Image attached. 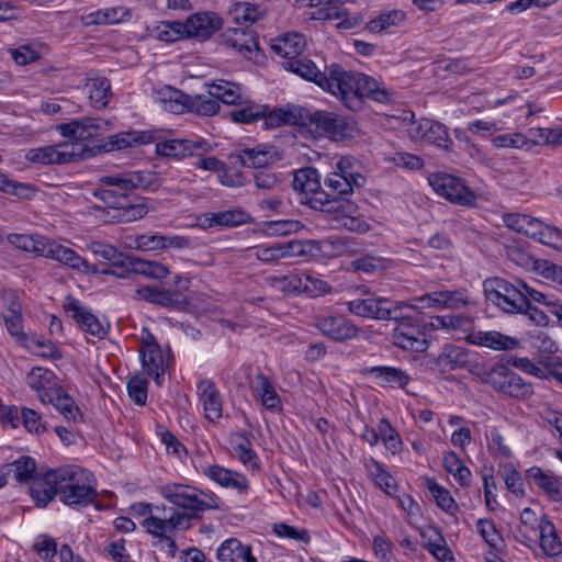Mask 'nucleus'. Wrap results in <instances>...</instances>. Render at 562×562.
<instances>
[{
    "mask_svg": "<svg viewBox=\"0 0 562 562\" xmlns=\"http://www.w3.org/2000/svg\"><path fill=\"white\" fill-rule=\"evenodd\" d=\"M65 308L72 313L71 317L86 333H89L99 339H102L106 336V329L97 318V316L83 307L77 299L67 296Z\"/></svg>",
    "mask_w": 562,
    "mask_h": 562,
    "instance_id": "22",
    "label": "nucleus"
},
{
    "mask_svg": "<svg viewBox=\"0 0 562 562\" xmlns=\"http://www.w3.org/2000/svg\"><path fill=\"white\" fill-rule=\"evenodd\" d=\"M271 285L285 293H302V277L295 273L282 276V277H273L270 280Z\"/></svg>",
    "mask_w": 562,
    "mask_h": 562,
    "instance_id": "57",
    "label": "nucleus"
},
{
    "mask_svg": "<svg viewBox=\"0 0 562 562\" xmlns=\"http://www.w3.org/2000/svg\"><path fill=\"white\" fill-rule=\"evenodd\" d=\"M469 341L473 345L491 348L493 350H513L519 345L517 339L496 330L474 331L469 335Z\"/></svg>",
    "mask_w": 562,
    "mask_h": 562,
    "instance_id": "27",
    "label": "nucleus"
},
{
    "mask_svg": "<svg viewBox=\"0 0 562 562\" xmlns=\"http://www.w3.org/2000/svg\"><path fill=\"white\" fill-rule=\"evenodd\" d=\"M162 496L177 507L189 510L192 517L209 509H217L218 503L214 495L182 484H167L161 488Z\"/></svg>",
    "mask_w": 562,
    "mask_h": 562,
    "instance_id": "7",
    "label": "nucleus"
},
{
    "mask_svg": "<svg viewBox=\"0 0 562 562\" xmlns=\"http://www.w3.org/2000/svg\"><path fill=\"white\" fill-rule=\"evenodd\" d=\"M431 531L435 533V539L429 537L424 547L440 562L453 561L454 558L452 555V551L447 546V542L439 529L432 528Z\"/></svg>",
    "mask_w": 562,
    "mask_h": 562,
    "instance_id": "54",
    "label": "nucleus"
},
{
    "mask_svg": "<svg viewBox=\"0 0 562 562\" xmlns=\"http://www.w3.org/2000/svg\"><path fill=\"white\" fill-rule=\"evenodd\" d=\"M187 110L198 115L212 116L218 112L220 103L210 94L207 97L202 94L190 95Z\"/></svg>",
    "mask_w": 562,
    "mask_h": 562,
    "instance_id": "53",
    "label": "nucleus"
},
{
    "mask_svg": "<svg viewBox=\"0 0 562 562\" xmlns=\"http://www.w3.org/2000/svg\"><path fill=\"white\" fill-rule=\"evenodd\" d=\"M254 389L261 398L262 405L268 409H277L281 405L280 397L272 383L262 373L256 375Z\"/></svg>",
    "mask_w": 562,
    "mask_h": 562,
    "instance_id": "47",
    "label": "nucleus"
},
{
    "mask_svg": "<svg viewBox=\"0 0 562 562\" xmlns=\"http://www.w3.org/2000/svg\"><path fill=\"white\" fill-rule=\"evenodd\" d=\"M527 477L540 487L551 499L560 501L562 498V482L559 477L542 471L538 467H532L527 471Z\"/></svg>",
    "mask_w": 562,
    "mask_h": 562,
    "instance_id": "34",
    "label": "nucleus"
},
{
    "mask_svg": "<svg viewBox=\"0 0 562 562\" xmlns=\"http://www.w3.org/2000/svg\"><path fill=\"white\" fill-rule=\"evenodd\" d=\"M387 304V297L368 296L364 299H353L347 302L349 313L362 317L381 321L383 306Z\"/></svg>",
    "mask_w": 562,
    "mask_h": 562,
    "instance_id": "29",
    "label": "nucleus"
},
{
    "mask_svg": "<svg viewBox=\"0 0 562 562\" xmlns=\"http://www.w3.org/2000/svg\"><path fill=\"white\" fill-rule=\"evenodd\" d=\"M368 372L384 383L401 389H405L411 381V378L405 371L395 367H372Z\"/></svg>",
    "mask_w": 562,
    "mask_h": 562,
    "instance_id": "44",
    "label": "nucleus"
},
{
    "mask_svg": "<svg viewBox=\"0 0 562 562\" xmlns=\"http://www.w3.org/2000/svg\"><path fill=\"white\" fill-rule=\"evenodd\" d=\"M9 472H13V476L19 483L31 482V485L35 479L42 477L45 474L36 473L35 460L27 456L21 457L14 462L10 463Z\"/></svg>",
    "mask_w": 562,
    "mask_h": 562,
    "instance_id": "43",
    "label": "nucleus"
},
{
    "mask_svg": "<svg viewBox=\"0 0 562 562\" xmlns=\"http://www.w3.org/2000/svg\"><path fill=\"white\" fill-rule=\"evenodd\" d=\"M196 393L203 406L204 416L215 423L223 416V401L220 390L211 379H202L196 384Z\"/></svg>",
    "mask_w": 562,
    "mask_h": 562,
    "instance_id": "18",
    "label": "nucleus"
},
{
    "mask_svg": "<svg viewBox=\"0 0 562 562\" xmlns=\"http://www.w3.org/2000/svg\"><path fill=\"white\" fill-rule=\"evenodd\" d=\"M86 148L80 143H63L56 146H45L31 149L26 158L32 162L43 165L68 164L83 159Z\"/></svg>",
    "mask_w": 562,
    "mask_h": 562,
    "instance_id": "11",
    "label": "nucleus"
},
{
    "mask_svg": "<svg viewBox=\"0 0 562 562\" xmlns=\"http://www.w3.org/2000/svg\"><path fill=\"white\" fill-rule=\"evenodd\" d=\"M425 485L436 501V504L446 513L454 515L459 508L450 492L440 486L435 479L426 477Z\"/></svg>",
    "mask_w": 562,
    "mask_h": 562,
    "instance_id": "46",
    "label": "nucleus"
},
{
    "mask_svg": "<svg viewBox=\"0 0 562 562\" xmlns=\"http://www.w3.org/2000/svg\"><path fill=\"white\" fill-rule=\"evenodd\" d=\"M229 16L237 24L254 23L258 20V8L249 3H236L229 11Z\"/></svg>",
    "mask_w": 562,
    "mask_h": 562,
    "instance_id": "61",
    "label": "nucleus"
},
{
    "mask_svg": "<svg viewBox=\"0 0 562 562\" xmlns=\"http://www.w3.org/2000/svg\"><path fill=\"white\" fill-rule=\"evenodd\" d=\"M411 133L415 139L434 144L439 148L448 149L452 144L446 126L429 119H420L415 122Z\"/></svg>",
    "mask_w": 562,
    "mask_h": 562,
    "instance_id": "15",
    "label": "nucleus"
},
{
    "mask_svg": "<svg viewBox=\"0 0 562 562\" xmlns=\"http://www.w3.org/2000/svg\"><path fill=\"white\" fill-rule=\"evenodd\" d=\"M406 20V13L402 10L381 12L376 18L368 22L367 29L370 32L380 33L393 26H398Z\"/></svg>",
    "mask_w": 562,
    "mask_h": 562,
    "instance_id": "45",
    "label": "nucleus"
},
{
    "mask_svg": "<svg viewBox=\"0 0 562 562\" xmlns=\"http://www.w3.org/2000/svg\"><path fill=\"white\" fill-rule=\"evenodd\" d=\"M108 125V122L99 119L83 117L60 124L58 130L64 137L72 138L76 140L75 143H80L85 146L87 149L85 158H87L92 156L93 151L82 142L101 135L106 130L105 126Z\"/></svg>",
    "mask_w": 562,
    "mask_h": 562,
    "instance_id": "12",
    "label": "nucleus"
},
{
    "mask_svg": "<svg viewBox=\"0 0 562 562\" xmlns=\"http://www.w3.org/2000/svg\"><path fill=\"white\" fill-rule=\"evenodd\" d=\"M330 291L331 285L325 280L312 274H304L302 277V293H306L310 296H319Z\"/></svg>",
    "mask_w": 562,
    "mask_h": 562,
    "instance_id": "59",
    "label": "nucleus"
},
{
    "mask_svg": "<svg viewBox=\"0 0 562 562\" xmlns=\"http://www.w3.org/2000/svg\"><path fill=\"white\" fill-rule=\"evenodd\" d=\"M128 396L137 405H145L147 401V380L138 375L132 376L127 382Z\"/></svg>",
    "mask_w": 562,
    "mask_h": 562,
    "instance_id": "63",
    "label": "nucleus"
},
{
    "mask_svg": "<svg viewBox=\"0 0 562 562\" xmlns=\"http://www.w3.org/2000/svg\"><path fill=\"white\" fill-rule=\"evenodd\" d=\"M3 322L8 331L15 337L18 341H20L25 347H31L29 341V336L23 331L22 327V313L19 314H2Z\"/></svg>",
    "mask_w": 562,
    "mask_h": 562,
    "instance_id": "60",
    "label": "nucleus"
},
{
    "mask_svg": "<svg viewBox=\"0 0 562 562\" xmlns=\"http://www.w3.org/2000/svg\"><path fill=\"white\" fill-rule=\"evenodd\" d=\"M40 256L79 271L87 270L89 267L88 261L77 255L75 250L53 239H44V244L40 247Z\"/></svg>",
    "mask_w": 562,
    "mask_h": 562,
    "instance_id": "16",
    "label": "nucleus"
},
{
    "mask_svg": "<svg viewBox=\"0 0 562 562\" xmlns=\"http://www.w3.org/2000/svg\"><path fill=\"white\" fill-rule=\"evenodd\" d=\"M536 272L562 285V266L555 265L549 260H539L536 262Z\"/></svg>",
    "mask_w": 562,
    "mask_h": 562,
    "instance_id": "64",
    "label": "nucleus"
},
{
    "mask_svg": "<svg viewBox=\"0 0 562 562\" xmlns=\"http://www.w3.org/2000/svg\"><path fill=\"white\" fill-rule=\"evenodd\" d=\"M536 240L557 250H562V231L554 226L543 223Z\"/></svg>",
    "mask_w": 562,
    "mask_h": 562,
    "instance_id": "62",
    "label": "nucleus"
},
{
    "mask_svg": "<svg viewBox=\"0 0 562 562\" xmlns=\"http://www.w3.org/2000/svg\"><path fill=\"white\" fill-rule=\"evenodd\" d=\"M220 562H257L249 544H244L236 538L225 540L216 552Z\"/></svg>",
    "mask_w": 562,
    "mask_h": 562,
    "instance_id": "28",
    "label": "nucleus"
},
{
    "mask_svg": "<svg viewBox=\"0 0 562 562\" xmlns=\"http://www.w3.org/2000/svg\"><path fill=\"white\" fill-rule=\"evenodd\" d=\"M326 80L328 83L322 89L333 93L351 111L361 110L364 99L383 104L392 100L382 82L362 72L348 71L335 63L327 66Z\"/></svg>",
    "mask_w": 562,
    "mask_h": 562,
    "instance_id": "3",
    "label": "nucleus"
},
{
    "mask_svg": "<svg viewBox=\"0 0 562 562\" xmlns=\"http://www.w3.org/2000/svg\"><path fill=\"white\" fill-rule=\"evenodd\" d=\"M306 47V40L300 33H286L278 37L272 44V49L281 55L284 60H292L301 56Z\"/></svg>",
    "mask_w": 562,
    "mask_h": 562,
    "instance_id": "32",
    "label": "nucleus"
},
{
    "mask_svg": "<svg viewBox=\"0 0 562 562\" xmlns=\"http://www.w3.org/2000/svg\"><path fill=\"white\" fill-rule=\"evenodd\" d=\"M538 528L540 530V547L543 552L549 557L559 555L562 552V544L552 522L547 518H542Z\"/></svg>",
    "mask_w": 562,
    "mask_h": 562,
    "instance_id": "41",
    "label": "nucleus"
},
{
    "mask_svg": "<svg viewBox=\"0 0 562 562\" xmlns=\"http://www.w3.org/2000/svg\"><path fill=\"white\" fill-rule=\"evenodd\" d=\"M486 299L509 314H519L527 306V294L518 283L502 278H488L483 282Z\"/></svg>",
    "mask_w": 562,
    "mask_h": 562,
    "instance_id": "9",
    "label": "nucleus"
},
{
    "mask_svg": "<svg viewBox=\"0 0 562 562\" xmlns=\"http://www.w3.org/2000/svg\"><path fill=\"white\" fill-rule=\"evenodd\" d=\"M30 493L35 504L45 507L58 495L71 507H86L95 502L98 492L94 475L78 465H66L45 472L34 480Z\"/></svg>",
    "mask_w": 562,
    "mask_h": 562,
    "instance_id": "1",
    "label": "nucleus"
},
{
    "mask_svg": "<svg viewBox=\"0 0 562 562\" xmlns=\"http://www.w3.org/2000/svg\"><path fill=\"white\" fill-rule=\"evenodd\" d=\"M428 181L439 195L451 203L472 206L476 202L475 194L458 177L448 173H434L429 176Z\"/></svg>",
    "mask_w": 562,
    "mask_h": 562,
    "instance_id": "10",
    "label": "nucleus"
},
{
    "mask_svg": "<svg viewBox=\"0 0 562 562\" xmlns=\"http://www.w3.org/2000/svg\"><path fill=\"white\" fill-rule=\"evenodd\" d=\"M157 100L166 111L171 113H182L188 108L190 95L182 91L165 87L158 91Z\"/></svg>",
    "mask_w": 562,
    "mask_h": 562,
    "instance_id": "40",
    "label": "nucleus"
},
{
    "mask_svg": "<svg viewBox=\"0 0 562 562\" xmlns=\"http://www.w3.org/2000/svg\"><path fill=\"white\" fill-rule=\"evenodd\" d=\"M506 225L532 239L537 238L543 222L525 214H510L505 218Z\"/></svg>",
    "mask_w": 562,
    "mask_h": 562,
    "instance_id": "42",
    "label": "nucleus"
},
{
    "mask_svg": "<svg viewBox=\"0 0 562 562\" xmlns=\"http://www.w3.org/2000/svg\"><path fill=\"white\" fill-rule=\"evenodd\" d=\"M304 108L288 105L286 108H270L266 104V111L260 117L263 130H272L284 125H297L302 127Z\"/></svg>",
    "mask_w": 562,
    "mask_h": 562,
    "instance_id": "17",
    "label": "nucleus"
},
{
    "mask_svg": "<svg viewBox=\"0 0 562 562\" xmlns=\"http://www.w3.org/2000/svg\"><path fill=\"white\" fill-rule=\"evenodd\" d=\"M120 266L127 268L133 273L144 274L157 280L164 279L170 273L169 269L160 262L144 260L134 256H126L120 261Z\"/></svg>",
    "mask_w": 562,
    "mask_h": 562,
    "instance_id": "31",
    "label": "nucleus"
},
{
    "mask_svg": "<svg viewBox=\"0 0 562 562\" xmlns=\"http://www.w3.org/2000/svg\"><path fill=\"white\" fill-rule=\"evenodd\" d=\"M136 294L139 299L164 307L182 310L188 305L187 297L180 291L159 290L145 285L138 288Z\"/></svg>",
    "mask_w": 562,
    "mask_h": 562,
    "instance_id": "21",
    "label": "nucleus"
},
{
    "mask_svg": "<svg viewBox=\"0 0 562 562\" xmlns=\"http://www.w3.org/2000/svg\"><path fill=\"white\" fill-rule=\"evenodd\" d=\"M325 184L329 188L333 193L337 195H331L330 199H346L345 195H349L353 193V189L356 184L349 181L347 178H344L336 172H330L325 180Z\"/></svg>",
    "mask_w": 562,
    "mask_h": 562,
    "instance_id": "56",
    "label": "nucleus"
},
{
    "mask_svg": "<svg viewBox=\"0 0 562 562\" xmlns=\"http://www.w3.org/2000/svg\"><path fill=\"white\" fill-rule=\"evenodd\" d=\"M470 372L504 396L526 400L533 394L532 385L505 364L487 367L475 363Z\"/></svg>",
    "mask_w": 562,
    "mask_h": 562,
    "instance_id": "5",
    "label": "nucleus"
},
{
    "mask_svg": "<svg viewBox=\"0 0 562 562\" xmlns=\"http://www.w3.org/2000/svg\"><path fill=\"white\" fill-rule=\"evenodd\" d=\"M43 404H52L66 419L76 422L81 417L75 401L61 389H53L40 394Z\"/></svg>",
    "mask_w": 562,
    "mask_h": 562,
    "instance_id": "25",
    "label": "nucleus"
},
{
    "mask_svg": "<svg viewBox=\"0 0 562 562\" xmlns=\"http://www.w3.org/2000/svg\"><path fill=\"white\" fill-rule=\"evenodd\" d=\"M203 227L212 226H236L244 223L245 213L238 210L223 211L218 213L204 214Z\"/></svg>",
    "mask_w": 562,
    "mask_h": 562,
    "instance_id": "49",
    "label": "nucleus"
},
{
    "mask_svg": "<svg viewBox=\"0 0 562 562\" xmlns=\"http://www.w3.org/2000/svg\"><path fill=\"white\" fill-rule=\"evenodd\" d=\"M392 341L403 350L424 352L428 348L426 333L419 318L415 322L396 325L392 334Z\"/></svg>",
    "mask_w": 562,
    "mask_h": 562,
    "instance_id": "13",
    "label": "nucleus"
},
{
    "mask_svg": "<svg viewBox=\"0 0 562 562\" xmlns=\"http://www.w3.org/2000/svg\"><path fill=\"white\" fill-rule=\"evenodd\" d=\"M351 266L357 271L373 273L385 270L389 267V261L381 257L364 256L353 260Z\"/></svg>",
    "mask_w": 562,
    "mask_h": 562,
    "instance_id": "58",
    "label": "nucleus"
},
{
    "mask_svg": "<svg viewBox=\"0 0 562 562\" xmlns=\"http://www.w3.org/2000/svg\"><path fill=\"white\" fill-rule=\"evenodd\" d=\"M266 111V104L250 103L241 109H236L229 113L233 122L239 124H252L260 121Z\"/></svg>",
    "mask_w": 562,
    "mask_h": 562,
    "instance_id": "52",
    "label": "nucleus"
},
{
    "mask_svg": "<svg viewBox=\"0 0 562 562\" xmlns=\"http://www.w3.org/2000/svg\"><path fill=\"white\" fill-rule=\"evenodd\" d=\"M55 373L44 368H33L26 378L31 389L38 392V395L49 390L57 389L55 386Z\"/></svg>",
    "mask_w": 562,
    "mask_h": 562,
    "instance_id": "48",
    "label": "nucleus"
},
{
    "mask_svg": "<svg viewBox=\"0 0 562 562\" xmlns=\"http://www.w3.org/2000/svg\"><path fill=\"white\" fill-rule=\"evenodd\" d=\"M204 473L224 487H233L239 492H245L249 487L246 476L220 465H210L204 470Z\"/></svg>",
    "mask_w": 562,
    "mask_h": 562,
    "instance_id": "33",
    "label": "nucleus"
},
{
    "mask_svg": "<svg viewBox=\"0 0 562 562\" xmlns=\"http://www.w3.org/2000/svg\"><path fill=\"white\" fill-rule=\"evenodd\" d=\"M302 127L313 137H327L333 140H345L355 137L357 124L350 116L329 111L310 112L304 109Z\"/></svg>",
    "mask_w": 562,
    "mask_h": 562,
    "instance_id": "6",
    "label": "nucleus"
},
{
    "mask_svg": "<svg viewBox=\"0 0 562 562\" xmlns=\"http://www.w3.org/2000/svg\"><path fill=\"white\" fill-rule=\"evenodd\" d=\"M292 187L304 196L301 202L326 213H357L358 206L348 199H330V193L322 189L318 171L308 167L295 172Z\"/></svg>",
    "mask_w": 562,
    "mask_h": 562,
    "instance_id": "4",
    "label": "nucleus"
},
{
    "mask_svg": "<svg viewBox=\"0 0 562 562\" xmlns=\"http://www.w3.org/2000/svg\"><path fill=\"white\" fill-rule=\"evenodd\" d=\"M156 154L161 157L168 158H184L193 155H201L210 150L211 146L204 139H167L161 140V137L156 134Z\"/></svg>",
    "mask_w": 562,
    "mask_h": 562,
    "instance_id": "14",
    "label": "nucleus"
},
{
    "mask_svg": "<svg viewBox=\"0 0 562 562\" xmlns=\"http://www.w3.org/2000/svg\"><path fill=\"white\" fill-rule=\"evenodd\" d=\"M235 452L238 456V459L248 468L257 469L258 468V457L256 452L251 448V442L249 437L245 434H236L235 435Z\"/></svg>",
    "mask_w": 562,
    "mask_h": 562,
    "instance_id": "51",
    "label": "nucleus"
},
{
    "mask_svg": "<svg viewBox=\"0 0 562 562\" xmlns=\"http://www.w3.org/2000/svg\"><path fill=\"white\" fill-rule=\"evenodd\" d=\"M155 132H122L108 137L100 147L105 151L122 150L133 145L149 144L157 140Z\"/></svg>",
    "mask_w": 562,
    "mask_h": 562,
    "instance_id": "26",
    "label": "nucleus"
},
{
    "mask_svg": "<svg viewBox=\"0 0 562 562\" xmlns=\"http://www.w3.org/2000/svg\"><path fill=\"white\" fill-rule=\"evenodd\" d=\"M469 355L465 349L448 344L445 345L436 358V364L441 371H451L456 368L465 367Z\"/></svg>",
    "mask_w": 562,
    "mask_h": 562,
    "instance_id": "36",
    "label": "nucleus"
},
{
    "mask_svg": "<svg viewBox=\"0 0 562 562\" xmlns=\"http://www.w3.org/2000/svg\"><path fill=\"white\" fill-rule=\"evenodd\" d=\"M209 94L228 105L243 103L241 86L232 81L220 80L209 86Z\"/></svg>",
    "mask_w": 562,
    "mask_h": 562,
    "instance_id": "35",
    "label": "nucleus"
},
{
    "mask_svg": "<svg viewBox=\"0 0 562 562\" xmlns=\"http://www.w3.org/2000/svg\"><path fill=\"white\" fill-rule=\"evenodd\" d=\"M282 67L291 71L301 78L312 81L317 85L319 88L327 86L326 75H327V66L322 70L313 60L307 57H296L292 60H283Z\"/></svg>",
    "mask_w": 562,
    "mask_h": 562,
    "instance_id": "23",
    "label": "nucleus"
},
{
    "mask_svg": "<svg viewBox=\"0 0 562 562\" xmlns=\"http://www.w3.org/2000/svg\"><path fill=\"white\" fill-rule=\"evenodd\" d=\"M104 188L97 189L94 196L106 204L108 207L122 212L124 221L131 222L143 218L148 207L143 198L133 195L136 189L156 190L159 178L148 170L126 171L100 178Z\"/></svg>",
    "mask_w": 562,
    "mask_h": 562,
    "instance_id": "2",
    "label": "nucleus"
},
{
    "mask_svg": "<svg viewBox=\"0 0 562 562\" xmlns=\"http://www.w3.org/2000/svg\"><path fill=\"white\" fill-rule=\"evenodd\" d=\"M89 93L90 104L95 109H103L108 105L111 92V83L108 78L98 77L90 79L86 85Z\"/></svg>",
    "mask_w": 562,
    "mask_h": 562,
    "instance_id": "39",
    "label": "nucleus"
},
{
    "mask_svg": "<svg viewBox=\"0 0 562 562\" xmlns=\"http://www.w3.org/2000/svg\"><path fill=\"white\" fill-rule=\"evenodd\" d=\"M419 306L416 304L387 299V304L383 306L381 321H395L397 325H401V323L415 322L419 318Z\"/></svg>",
    "mask_w": 562,
    "mask_h": 562,
    "instance_id": "30",
    "label": "nucleus"
},
{
    "mask_svg": "<svg viewBox=\"0 0 562 562\" xmlns=\"http://www.w3.org/2000/svg\"><path fill=\"white\" fill-rule=\"evenodd\" d=\"M184 22L162 21L156 27V37L160 41L172 43L188 38Z\"/></svg>",
    "mask_w": 562,
    "mask_h": 562,
    "instance_id": "50",
    "label": "nucleus"
},
{
    "mask_svg": "<svg viewBox=\"0 0 562 562\" xmlns=\"http://www.w3.org/2000/svg\"><path fill=\"white\" fill-rule=\"evenodd\" d=\"M236 160L244 167L260 169L273 160L271 150H268L261 146L254 148H244L233 154Z\"/></svg>",
    "mask_w": 562,
    "mask_h": 562,
    "instance_id": "38",
    "label": "nucleus"
},
{
    "mask_svg": "<svg viewBox=\"0 0 562 562\" xmlns=\"http://www.w3.org/2000/svg\"><path fill=\"white\" fill-rule=\"evenodd\" d=\"M334 172L353 182L358 189L366 184V178L356 170V161L350 157H341Z\"/></svg>",
    "mask_w": 562,
    "mask_h": 562,
    "instance_id": "55",
    "label": "nucleus"
},
{
    "mask_svg": "<svg viewBox=\"0 0 562 562\" xmlns=\"http://www.w3.org/2000/svg\"><path fill=\"white\" fill-rule=\"evenodd\" d=\"M162 496L177 507L189 510L192 517L209 509H217L218 503L214 495L182 484H167L161 488Z\"/></svg>",
    "mask_w": 562,
    "mask_h": 562,
    "instance_id": "8",
    "label": "nucleus"
},
{
    "mask_svg": "<svg viewBox=\"0 0 562 562\" xmlns=\"http://www.w3.org/2000/svg\"><path fill=\"white\" fill-rule=\"evenodd\" d=\"M140 357L144 370L155 379L157 384H160L166 368V359L160 346L142 349Z\"/></svg>",
    "mask_w": 562,
    "mask_h": 562,
    "instance_id": "37",
    "label": "nucleus"
},
{
    "mask_svg": "<svg viewBox=\"0 0 562 562\" xmlns=\"http://www.w3.org/2000/svg\"><path fill=\"white\" fill-rule=\"evenodd\" d=\"M221 38L223 44L247 58H250L254 50H259L256 34L248 27H228L221 34Z\"/></svg>",
    "mask_w": 562,
    "mask_h": 562,
    "instance_id": "19",
    "label": "nucleus"
},
{
    "mask_svg": "<svg viewBox=\"0 0 562 562\" xmlns=\"http://www.w3.org/2000/svg\"><path fill=\"white\" fill-rule=\"evenodd\" d=\"M222 22L214 12L195 13L184 21L188 38L206 40L222 27Z\"/></svg>",
    "mask_w": 562,
    "mask_h": 562,
    "instance_id": "20",
    "label": "nucleus"
},
{
    "mask_svg": "<svg viewBox=\"0 0 562 562\" xmlns=\"http://www.w3.org/2000/svg\"><path fill=\"white\" fill-rule=\"evenodd\" d=\"M317 328L336 341H345L358 335L357 326L344 316H328L318 321Z\"/></svg>",
    "mask_w": 562,
    "mask_h": 562,
    "instance_id": "24",
    "label": "nucleus"
}]
</instances>
